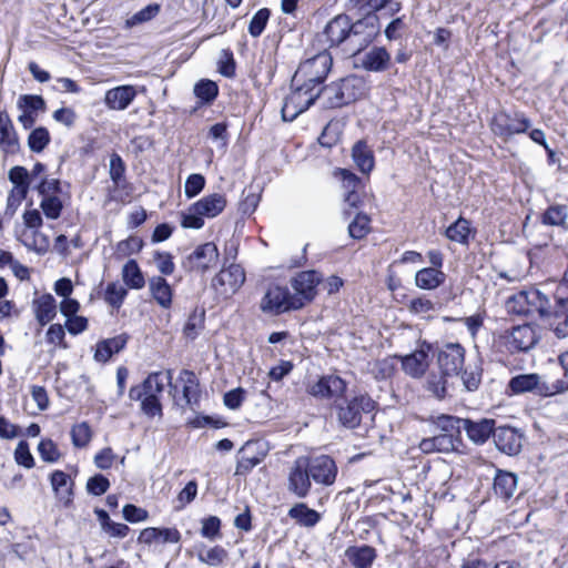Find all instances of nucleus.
<instances>
[{
    "instance_id": "nucleus-1",
    "label": "nucleus",
    "mask_w": 568,
    "mask_h": 568,
    "mask_svg": "<svg viewBox=\"0 0 568 568\" xmlns=\"http://www.w3.org/2000/svg\"><path fill=\"white\" fill-rule=\"evenodd\" d=\"M346 387V382L339 376L326 375L311 385L308 393L320 398H335L334 409L338 423L345 428L354 429L361 425L364 415L374 412L376 403L367 394L343 397Z\"/></svg>"
},
{
    "instance_id": "nucleus-2",
    "label": "nucleus",
    "mask_w": 568,
    "mask_h": 568,
    "mask_svg": "<svg viewBox=\"0 0 568 568\" xmlns=\"http://www.w3.org/2000/svg\"><path fill=\"white\" fill-rule=\"evenodd\" d=\"M436 362L440 375L432 374L427 378V389L438 399L447 395V378L458 376L465 363V348L459 343H447L436 352Z\"/></svg>"
},
{
    "instance_id": "nucleus-3",
    "label": "nucleus",
    "mask_w": 568,
    "mask_h": 568,
    "mask_svg": "<svg viewBox=\"0 0 568 568\" xmlns=\"http://www.w3.org/2000/svg\"><path fill=\"white\" fill-rule=\"evenodd\" d=\"M320 90L324 108L336 109L359 99L364 94V81L358 75H348Z\"/></svg>"
},
{
    "instance_id": "nucleus-4",
    "label": "nucleus",
    "mask_w": 568,
    "mask_h": 568,
    "mask_svg": "<svg viewBox=\"0 0 568 568\" xmlns=\"http://www.w3.org/2000/svg\"><path fill=\"white\" fill-rule=\"evenodd\" d=\"M379 18L374 12H367L356 21H349V44L347 53L357 55L364 51L379 34Z\"/></svg>"
},
{
    "instance_id": "nucleus-5",
    "label": "nucleus",
    "mask_w": 568,
    "mask_h": 568,
    "mask_svg": "<svg viewBox=\"0 0 568 568\" xmlns=\"http://www.w3.org/2000/svg\"><path fill=\"white\" fill-rule=\"evenodd\" d=\"M333 64L332 55L326 49L302 62L292 78L293 84L303 83L314 87L324 82Z\"/></svg>"
},
{
    "instance_id": "nucleus-6",
    "label": "nucleus",
    "mask_w": 568,
    "mask_h": 568,
    "mask_svg": "<svg viewBox=\"0 0 568 568\" xmlns=\"http://www.w3.org/2000/svg\"><path fill=\"white\" fill-rule=\"evenodd\" d=\"M548 296L536 288L524 290L509 296L506 301V310L509 314L529 316L538 313L541 318Z\"/></svg>"
},
{
    "instance_id": "nucleus-7",
    "label": "nucleus",
    "mask_w": 568,
    "mask_h": 568,
    "mask_svg": "<svg viewBox=\"0 0 568 568\" xmlns=\"http://www.w3.org/2000/svg\"><path fill=\"white\" fill-rule=\"evenodd\" d=\"M293 90L285 98L282 106V118L284 121H293L301 113L306 111L318 98H321V90H315L314 87L300 83L293 84Z\"/></svg>"
},
{
    "instance_id": "nucleus-8",
    "label": "nucleus",
    "mask_w": 568,
    "mask_h": 568,
    "mask_svg": "<svg viewBox=\"0 0 568 568\" xmlns=\"http://www.w3.org/2000/svg\"><path fill=\"white\" fill-rule=\"evenodd\" d=\"M540 320L556 338H568V295H556L554 305L548 300Z\"/></svg>"
},
{
    "instance_id": "nucleus-9",
    "label": "nucleus",
    "mask_w": 568,
    "mask_h": 568,
    "mask_svg": "<svg viewBox=\"0 0 568 568\" xmlns=\"http://www.w3.org/2000/svg\"><path fill=\"white\" fill-rule=\"evenodd\" d=\"M490 126L496 135L508 140L513 135L526 133L531 126V121L523 112L500 111L491 119Z\"/></svg>"
},
{
    "instance_id": "nucleus-10",
    "label": "nucleus",
    "mask_w": 568,
    "mask_h": 568,
    "mask_svg": "<svg viewBox=\"0 0 568 568\" xmlns=\"http://www.w3.org/2000/svg\"><path fill=\"white\" fill-rule=\"evenodd\" d=\"M321 282V276L315 271H303L291 280V286L294 290L293 307L297 310L312 302L316 295V287Z\"/></svg>"
},
{
    "instance_id": "nucleus-11",
    "label": "nucleus",
    "mask_w": 568,
    "mask_h": 568,
    "mask_svg": "<svg viewBox=\"0 0 568 568\" xmlns=\"http://www.w3.org/2000/svg\"><path fill=\"white\" fill-rule=\"evenodd\" d=\"M172 371L168 369L165 373L154 372L151 373L140 385L130 388L129 397L132 400H140L143 396L159 397L164 390V382L166 381L171 390H176V385L172 384Z\"/></svg>"
},
{
    "instance_id": "nucleus-12",
    "label": "nucleus",
    "mask_w": 568,
    "mask_h": 568,
    "mask_svg": "<svg viewBox=\"0 0 568 568\" xmlns=\"http://www.w3.org/2000/svg\"><path fill=\"white\" fill-rule=\"evenodd\" d=\"M245 281L244 270L239 264H231L227 268H222L212 280V287L224 297H229L237 292Z\"/></svg>"
},
{
    "instance_id": "nucleus-13",
    "label": "nucleus",
    "mask_w": 568,
    "mask_h": 568,
    "mask_svg": "<svg viewBox=\"0 0 568 568\" xmlns=\"http://www.w3.org/2000/svg\"><path fill=\"white\" fill-rule=\"evenodd\" d=\"M292 304L293 296L287 287L272 285L267 288L261 301V310L264 313L277 315L292 310H297V307H293Z\"/></svg>"
},
{
    "instance_id": "nucleus-14",
    "label": "nucleus",
    "mask_w": 568,
    "mask_h": 568,
    "mask_svg": "<svg viewBox=\"0 0 568 568\" xmlns=\"http://www.w3.org/2000/svg\"><path fill=\"white\" fill-rule=\"evenodd\" d=\"M349 16L341 13L326 23L322 34L325 37V42L328 48H343L347 53L349 44Z\"/></svg>"
},
{
    "instance_id": "nucleus-15",
    "label": "nucleus",
    "mask_w": 568,
    "mask_h": 568,
    "mask_svg": "<svg viewBox=\"0 0 568 568\" xmlns=\"http://www.w3.org/2000/svg\"><path fill=\"white\" fill-rule=\"evenodd\" d=\"M308 475L312 481L322 486H331L337 476V466L333 458L327 455L306 457Z\"/></svg>"
},
{
    "instance_id": "nucleus-16",
    "label": "nucleus",
    "mask_w": 568,
    "mask_h": 568,
    "mask_svg": "<svg viewBox=\"0 0 568 568\" xmlns=\"http://www.w3.org/2000/svg\"><path fill=\"white\" fill-rule=\"evenodd\" d=\"M312 487V479L308 475L305 456L296 458L290 468L287 476V490L297 498L308 496Z\"/></svg>"
},
{
    "instance_id": "nucleus-17",
    "label": "nucleus",
    "mask_w": 568,
    "mask_h": 568,
    "mask_svg": "<svg viewBox=\"0 0 568 568\" xmlns=\"http://www.w3.org/2000/svg\"><path fill=\"white\" fill-rule=\"evenodd\" d=\"M493 438L499 452L508 456H516L521 450L524 434L516 427L501 425L496 426Z\"/></svg>"
},
{
    "instance_id": "nucleus-18",
    "label": "nucleus",
    "mask_w": 568,
    "mask_h": 568,
    "mask_svg": "<svg viewBox=\"0 0 568 568\" xmlns=\"http://www.w3.org/2000/svg\"><path fill=\"white\" fill-rule=\"evenodd\" d=\"M219 261V250L212 242L199 245L187 257L184 266L191 271L206 272L215 267Z\"/></svg>"
},
{
    "instance_id": "nucleus-19",
    "label": "nucleus",
    "mask_w": 568,
    "mask_h": 568,
    "mask_svg": "<svg viewBox=\"0 0 568 568\" xmlns=\"http://www.w3.org/2000/svg\"><path fill=\"white\" fill-rule=\"evenodd\" d=\"M178 382L182 383V396H174L175 404L183 409L186 407L194 409L199 404L201 394L200 383L196 375L192 371L183 369L180 373Z\"/></svg>"
},
{
    "instance_id": "nucleus-20",
    "label": "nucleus",
    "mask_w": 568,
    "mask_h": 568,
    "mask_svg": "<svg viewBox=\"0 0 568 568\" xmlns=\"http://www.w3.org/2000/svg\"><path fill=\"white\" fill-rule=\"evenodd\" d=\"M508 387L514 394L531 392L542 397L550 396L548 383L542 381L538 374L534 373L511 377Z\"/></svg>"
},
{
    "instance_id": "nucleus-21",
    "label": "nucleus",
    "mask_w": 568,
    "mask_h": 568,
    "mask_svg": "<svg viewBox=\"0 0 568 568\" xmlns=\"http://www.w3.org/2000/svg\"><path fill=\"white\" fill-rule=\"evenodd\" d=\"M355 57L356 67L369 72H384L389 68L392 61L390 53L384 47H373Z\"/></svg>"
},
{
    "instance_id": "nucleus-22",
    "label": "nucleus",
    "mask_w": 568,
    "mask_h": 568,
    "mask_svg": "<svg viewBox=\"0 0 568 568\" xmlns=\"http://www.w3.org/2000/svg\"><path fill=\"white\" fill-rule=\"evenodd\" d=\"M430 345L424 343L420 348L402 357L403 371L414 378L422 377L429 366Z\"/></svg>"
},
{
    "instance_id": "nucleus-23",
    "label": "nucleus",
    "mask_w": 568,
    "mask_h": 568,
    "mask_svg": "<svg viewBox=\"0 0 568 568\" xmlns=\"http://www.w3.org/2000/svg\"><path fill=\"white\" fill-rule=\"evenodd\" d=\"M496 428L495 419L479 418L470 419L464 418L463 429L466 432L468 439L475 445H484L490 436H493Z\"/></svg>"
},
{
    "instance_id": "nucleus-24",
    "label": "nucleus",
    "mask_w": 568,
    "mask_h": 568,
    "mask_svg": "<svg viewBox=\"0 0 568 568\" xmlns=\"http://www.w3.org/2000/svg\"><path fill=\"white\" fill-rule=\"evenodd\" d=\"M538 342L535 328L529 324L513 327L507 344L511 352H527Z\"/></svg>"
},
{
    "instance_id": "nucleus-25",
    "label": "nucleus",
    "mask_w": 568,
    "mask_h": 568,
    "mask_svg": "<svg viewBox=\"0 0 568 568\" xmlns=\"http://www.w3.org/2000/svg\"><path fill=\"white\" fill-rule=\"evenodd\" d=\"M0 150L6 154H17L20 150L18 134L6 111H0Z\"/></svg>"
},
{
    "instance_id": "nucleus-26",
    "label": "nucleus",
    "mask_w": 568,
    "mask_h": 568,
    "mask_svg": "<svg viewBox=\"0 0 568 568\" xmlns=\"http://www.w3.org/2000/svg\"><path fill=\"white\" fill-rule=\"evenodd\" d=\"M136 97L133 85H119L106 91L104 97L105 105L111 110H125Z\"/></svg>"
},
{
    "instance_id": "nucleus-27",
    "label": "nucleus",
    "mask_w": 568,
    "mask_h": 568,
    "mask_svg": "<svg viewBox=\"0 0 568 568\" xmlns=\"http://www.w3.org/2000/svg\"><path fill=\"white\" fill-rule=\"evenodd\" d=\"M462 444L454 439L452 435L435 434L432 437L423 438L419 443V449L425 454L432 453H452L458 449Z\"/></svg>"
},
{
    "instance_id": "nucleus-28",
    "label": "nucleus",
    "mask_w": 568,
    "mask_h": 568,
    "mask_svg": "<svg viewBox=\"0 0 568 568\" xmlns=\"http://www.w3.org/2000/svg\"><path fill=\"white\" fill-rule=\"evenodd\" d=\"M181 540V534L176 528L148 527L140 532L139 542L151 545L154 542L176 544Z\"/></svg>"
},
{
    "instance_id": "nucleus-29",
    "label": "nucleus",
    "mask_w": 568,
    "mask_h": 568,
    "mask_svg": "<svg viewBox=\"0 0 568 568\" xmlns=\"http://www.w3.org/2000/svg\"><path fill=\"white\" fill-rule=\"evenodd\" d=\"M464 418H459L453 415L442 414L432 418V425L435 432L445 436H450L454 439L459 440L462 444V429Z\"/></svg>"
},
{
    "instance_id": "nucleus-30",
    "label": "nucleus",
    "mask_w": 568,
    "mask_h": 568,
    "mask_svg": "<svg viewBox=\"0 0 568 568\" xmlns=\"http://www.w3.org/2000/svg\"><path fill=\"white\" fill-rule=\"evenodd\" d=\"M226 205V199L223 194H209L197 202L193 203L195 213H200L203 217H215L223 212Z\"/></svg>"
},
{
    "instance_id": "nucleus-31",
    "label": "nucleus",
    "mask_w": 568,
    "mask_h": 568,
    "mask_svg": "<svg viewBox=\"0 0 568 568\" xmlns=\"http://www.w3.org/2000/svg\"><path fill=\"white\" fill-rule=\"evenodd\" d=\"M345 556L355 568H371L377 552L368 545L351 546L345 550Z\"/></svg>"
},
{
    "instance_id": "nucleus-32",
    "label": "nucleus",
    "mask_w": 568,
    "mask_h": 568,
    "mask_svg": "<svg viewBox=\"0 0 568 568\" xmlns=\"http://www.w3.org/2000/svg\"><path fill=\"white\" fill-rule=\"evenodd\" d=\"M149 291L154 301L163 308L172 305L173 291L168 281L162 276H153L149 280Z\"/></svg>"
},
{
    "instance_id": "nucleus-33",
    "label": "nucleus",
    "mask_w": 568,
    "mask_h": 568,
    "mask_svg": "<svg viewBox=\"0 0 568 568\" xmlns=\"http://www.w3.org/2000/svg\"><path fill=\"white\" fill-rule=\"evenodd\" d=\"M493 488L496 496L508 500L517 488V476L510 471L497 470Z\"/></svg>"
},
{
    "instance_id": "nucleus-34",
    "label": "nucleus",
    "mask_w": 568,
    "mask_h": 568,
    "mask_svg": "<svg viewBox=\"0 0 568 568\" xmlns=\"http://www.w3.org/2000/svg\"><path fill=\"white\" fill-rule=\"evenodd\" d=\"M34 314L41 326L51 322L57 314L55 300L51 294H43L33 301Z\"/></svg>"
},
{
    "instance_id": "nucleus-35",
    "label": "nucleus",
    "mask_w": 568,
    "mask_h": 568,
    "mask_svg": "<svg viewBox=\"0 0 568 568\" xmlns=\"http://www.w3.org/2000/svg\"><path fill=\"white\" fill-rule=\"evenodd\" d=\"M352 156L357 166V169L364 173L368 174L375 165V158L373 150L367 145V143L363 140L357 141L352 149Z\"/></svg>"
},
{
    "instance_id": "nucleus-36",
    "label": "nucleus",
    "mask_w": 568,
    "mask_h": 568,
    "mask_svg": "<svg viewBox=\"0 0 568 568\" xmlns=\"http://www.w3.org/2000/svg\"><path fill=\"white\" fill-rule=\"evenodd\" d=\"M287 515L296 524L307 528L314 527L321 520V514L304 503H298L291 507Z\"/></svg>"
},
{
    "instance_id": "nucleus-37",
    "label": "nucleus",
    "mask_w": 568,
    "mask_h": 568,
    "mask_svg": "<svg viewBox=\"0 0 568 568\" xmlns=\"http://www.w3.org/2000/svg\"><path fill=\"white\" fill-rule=\"evenodd\" d=\"M50 481L57 497L63 500L65 505L70 504L73 495L71 477L62 470H54L51 474Z\"/></svg>"
},
{
    "instance_id": "nucleus-38",
    "label": "nucleus",
    "mask_w": 568,
    "mask_h": 568,
    "mask_svg": "<svg viewBox=\"0 0 568 568\" xmlns=\"http://www.w3.org/2000/svg\"><path fill=\"white\" fill-rule=\"evenodd\" d=\"M446 280L444 272L436 267H425L419 270L415 275V284L423 290H435Z\"/></svg>"
},
{
    "instance_id": "nucleus-39",
    "label": "nucleus",
    "mask_w": 568,
    "mask_h": 568,
    "mask_svg": "<svg viewBox=\"0 0 568 568\" xmlns=\"http://www.w3.org/2000/svg\"><path fill=\"white\" fill-rule=\"evenodd\" d=\"M8 176L10 182L14 184L16 190L18 191L19 202L26 199L30 184V174L28 170L20 165L13 166L10 169Z\"/></svg>"
},
{
    "instance_id": "nucleus-40",
    "label": "nucleus",
    "mask_w": 568,
    "mask_h": 568,
    "mask_svg": "<svg viewBox=\"0 0 568 568\" xmlns=\"http://www.w3.org/2000/svg\"><path fill=\"white\" fill-rule=\"evenodd\" d=\"M226 558L227 551L222 546L207 548L202 545L197 551L199 561L213 567L222 565Z\"/></svg>"
},
{
    "instance_id": "nucleus-41",
    "label": "nucleus",
    "mask_w": 568,
    "mask_h": 568,
    "mask_svg": "<svg viewBox=\"0 0 568 568\" xmlns=\"http://www.w3.org/2000/svg\"><path fill=\"white\" fill-rule=\"evenodd\" d=\"M124 283L131 288H142L145 284L144 276L135 260H129L122 268Z\"/></svg>"
},
{
    "instance_id": "nucleus-42",
    "label": "nucleus",
    "mask_w": 568,
    "mask_h": 568,
    "mask_svg": "<svg viewBox=\"0 0 568 568\" xmlns=\"http://www.w3.org/2000/svg\"><path fill=\"white\" fill-rule=\"evenodd\" d=\"M568 207L566 205H550L542 214L541 222L545 225L561 226L567 229Z\"/></svg>"
},
{
    "instance_id": "nucleus-43",
    "label": "nucleus",
    "mask_w": 568,
    "mask_h": 568,
    "mask_svg": "<svg viewBox=\"0 0 568 568\" xmlns=\"http://www.w3.org/2000/svg\"><path fill=\"white\" fill-rule=\"evenodd\" d=\"M470 223L464 217H459L456 222L446 229V236L460 244H467L470 235Z\"/></svg>"
},
{
    "instance_id": "nucleus-44",
    "label": "nucleus",
    "mask_w": 568,
    "mask_h": 568,
    "mask_svg": "<svg viewBox=\"0 0 568 568\" xmlns=\"http://www.w3.org/2000/svg\"><path fill=\"white\" fill-rule=\"evenodd\" d=\"M193 92L201 103L211 104L219 94V87L212 80L202 79L194 85Z\"/></svg>"
},
{
    "instance_id": "nucleus-45",
    "label": "nucleus",
    "mask_w": 568,
    "mask_h": 568,
    "mask_svg": "<svg viewBox=\"0 0 568 568\" xmlns=\"http://www.w3.org/2000/svg\"><path fill=\"white\" fill-rule=\"evenodd\" d=\"M161 10V6L158 3H151L134 13L132 17L126 19L125 27L133 28L135 26L142 24L155 18Z\"/></svg>"
},
{
    "instance_id": "nucleus-46",
    "label": "nucleus",
    "mask_w": 568,
    "mask_h": 568,
    "mask_svg": "<svg viewBox=\"0 0 568 568\" xmlns=\"http://www.w3.org/2000/svg\"><path fill=\"white\" fill-rule=\"evenodd\" d=\"M128 294V290L116 283H109L104 293V301L114 308H120Z\"/></svg>"
},
{
    "instance_id": "nucleus-47",
    "label": "nucleus",
    "mask_w": 568,
    "mask_h": 568,
    "mask_svg": "<svg viewBox=\"0 0 568 568\" xmlns=\"http://www.w3.org/2000/svg\"><path fill=\"white\" fill-rule=\"evenodd\" d=\"M50 142L49 131L39 126L32 130L28 136V146L32 152L40 153Z\"/></svg>"
},
{
    "instance_id": "nucleus-48",
    "label": "nucleus",
    "mask_w": 568,
    "mask_h": 568,
    "mask_svg": "<svg viewBox=\"0 0 568 568\" xmlns=\"http://www.w3.org/2000/svg\"><path fill=\"white\" fill-rule=\"evenodd\" d=\"M204 316L205 312L202 310L201 312H197L196 310L190 314L184 328L183 333L187 338L194 339L204 327Z\"/></svg>"
},
{
    "instance_id": "nucleus-49",
    "label": "nucleus",
    "mask_w": 568,
    "mask_h": 568,
    "mask_svg": "<svg viewBox=\"0 0 568 568\" xmlns=\"http://www.w3.org/2000/svg\"><path fill=\"white\" fill-rule=\"evenodd\" d=\"M270 16L271 11L267 8H262L255 12L248 23V33L254 38L260 37L267 24Z\"/></svg>"
},
{
    "instance_id": "nucleus-50",
    "label": "nucleus",
    "mask_w": 568,
    "mask_h": 568,
    "mask_svg": "<svg viewBox=\"0 0 568 568\" xmlns=\"http://www.w3.org/2000/svg\"><path fill=\"white\" fill-rule=\"evenodd\" d=\"M369 231V217L366 214L357 213L355 219L348 225L349 236L361 240L366 236Z\"/></svg>"
},
{
    "instance_id": "nucleus-51",
    "label": "nucleus",
    "mask_w": 568,
    "mask_h": 568,
    "mask_svg": "<svg viewBox=\"0 0 568 568\" xmlns=\"http://www.w3.org/2000/svg\"><path fill=\"white\" fill-rule=\"evenodd\" d=\"M202 527H201V536L210 539L215 540L217 538H221V519L217 516H209L206 518H203L201 520Z\"/></svg>"
},
{
    "instance_id": "nucleus-52",
    "label": "nucleus",
    "mask_w": 568,
    "mask_h": 568,
    "mask_svg": "<svg viewBox=\"0 0 568 568\" xmlns=\"http://www.w3.org/2000/svg\"><path fill=\"white\" fill-rule=\"evenodd\" d=\"M92 433L88 423L82 422L77 424L71 429V439L72 444L75 447L82 448L85 447L91 440Z\"/></svg>"
},
{
    "instance_id": "nucleus-53",
    "label": "nucleus",
    "mask_w": 568,
    "mask_h": 568,
    "mask_svg": "<svg viewBox=\"0 0 568 568\" xmlns=\"http://www.w3.org/2000/svg\"><path fill=\"white\" fill-rule=\"evenodd\" d=\"M40 207L43 214L50 220H57L60 217L63 204L62 201L55 196H42Z\"/></svg>"
},
{
    "instance_id": "nucleus-54",
    "label": "nucleus",
    "mask_w": 568,
    "mask_h": 568,
    "mask_svg": "<svg viewBox=\"0 0 568 568\" xmlns=\"http://www.w3.org/2000/svg\"><path fill=\"white\" fill-rule=\"evenodd\" d=\"M18 108L24 112H31V114H33L39 110H44L45 102L40 95L22 94L19 97Z\"/></svg>"
},
{
    "instance_id": "nucleus-55",
    "label": "nucleus",
    "mask_w": 568,
    "mask_h": 568,
    "mask_svg": "<svg viewBox=\"0 0 568 568\" xmlns=\"http://www.w3.org/2000/svg\"><path fill=\"white\" fill-rule=\"evenodd\" d=\"M205 186V178L202 174L193 173L187 176L184 184V193L187 199L200 194Z\"/></svg>"
},
{
    "instance_id": "nucleus-56",
    "label": "nucleus",
    "mask_w": 568,
    "mask_h": 568,
    "mask_svg": "<svg viewBox=\"0 0 568 568\" xmlns=\"http://www.w3.org/2000/svg\"><path fill=\"white\" fill-rule=\"evenodd\" d=\"M38 452L47 463H55L61 456L57 445L51 439H42L38 445Z\"/></svg>"
},
{
    "instance_id": "nucleus-57",
    "label": "nucleus",
    "mask_w": 568,
    "mask_h": 568,
    "mask_svg": "<svg viewBox=\"0 0 568 568\" xmlns=\"http://www.w3.org/2000/svg\"><path fill=\"white\" fill-rule=\"evenodd\" d=\"M109 487H110L109 479L101 474H97V475L90 477L87 481V490L89 494H91L93 496L103 495L104 493H106Z\"/></svg>"
},
{
    "instance_id": "nucleus-58",
    "label": "nucleus",
    "mask_w": 568,
    "mask_h": 568,
    "mask_svg": "<svg viewBox=\"0 0 568 568\" xmlns=\"http://www.w3.org/2000/svg\"><path fill=\"white\" fill-rule=\"evenodd\" d=\"M14 459L18 465H21L26 468H32L34 466V458L30 453L29 445L26 440L18 443L14 450Z\"/></svg>"
},
{
    "instance_id": "nucleus-59",
    "label": "nucleus",
    "mask_w": 568,
    "mask_h": 568,
    "mask_svg": "<svg viewBox=\"0 0 568 568\" xmlns=\"http://www.w3.org/2000/svg\"><path fill=\"white\" fill-rule=\"evenodd\" d=\"M125 164L122 158L114 153L110 158V178L115 186H120L121 181L124 179Z\"/></svg>"
},
{
    "instance_id": "nucleus-60",
    "label": "nucleus",
    "mask_w": 568,
    "mask_h": 568,
    "mask_svg": "<svg viewBox=\"0 0 568 568\" xmlns=\"http://www.w3.org/2000/svg\"><path fill=\"white\" fill-rule=\"evenodd\" d=\"M154 262L159 272L163 275H171L175 270L172 255L168 252H155Z\"/></svg>"
},
{
    "instance_id": "nucleus-61",
    "label": "nucleus",
    "mask_w": 568,
    "mask_h": 568,
    "mask_svg": "<svg viewBox=\"0 0 568 568\" xmlns=\"http://www.w3.org/2000/svg\"><path fill=\"white\" fill-rule=\"evenodd\" d=\"M41 196H55L61 193V182L59 179H42L36 186Z\"/></svg>"
},
{
    "instance_id": "nucleus-62",
    "label": "nucleus",
    "mask_w": 568,
    "mask_h": 568,
    "mask_svg": "<svg viewBox=\"0 0 568 568\" xmlns=\"http://www.w3.org/2000/svg\"><path fill=\"white\" fill-rule=\"evenodd\" d=\"M181 225L184 229L200 230L204 225V217L200 213H195L192 204L187 212L182 214Z\"/></svg>"
},
{
    "instance_id": "nucleus-63",
    "label": "nucleus",
    "mask_w": 568,
    "mask_h": 568,
    "mask_svg": "<svg viewBox=\"0 0 568 568\" xmlns=\"http://www.w3.org/2000/svg\"><path fill=\"white\" fill-rule=\"evenodd\" d=\"M407 30V24L404 21V16L395 18L385 28V37L389 40H397Z\"/></svg>"
},
{
    "instance_id": "nucleus-64",
    "label": "nucleus",
    "mask_w": 568,
    "mask_h": 568,
    "mask_svg": "<svg viewBox=\"0 0 568 568\" xmlns=\"http://www.w3.org/2000/svg\"><path fill=\"white\" fill-rule=\"evenodd\" d=\"M141 400V409L149 417L162 416V405L159 397L143 396Z\"/></svg>"
}]
</instances>
